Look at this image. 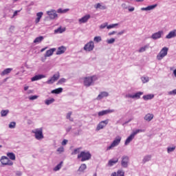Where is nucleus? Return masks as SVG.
<instances>
[{
  "label": "nucleus",
  "instance_id": "55",
  "mask_svg": "<svg viewBox=\"0 0 176 176\" xmlns=\"http://www.w3.org/2000/svg\"><path fill=\"white\" fill-rule=\"evenodd\" d=\"M126 98H134V95H126Z\"/></svg>",
  "mask_w": 176,
  "mask_h": 176
},
{
  "label": "nucleus",
  "instance_id": "16",
  "mask_svg": "<svg viewBox=\"0 0 176 176\" xmlns=\"http://www.w3.org/2000/svg\"><path fill=\"white\" fill-rule=\"evenodd\" d=\"M66 50H67V47L64 46L59 47L56 52V54L57 55L63 54V53H65Z\"/></svg>",
  "mask_w": 176,
  "mask_h": 176
},
{
  "label": "nucleus",
  "instance_id": "2",
  "mask_svg": "<svg viewBox=\"0 0 176 176\" xmlns=\"http://www.w3.org/2000/svg\"><path fill=\"white\" fill-rule=\"evenodd\" d=\"M95 80H97V76H96L85 77L84 78V85L89 87L94 83Z\"/></svg>",
  "mask_w": 176,
  "mask_h": 176
},
{
  "label": "nucleus",
  "instance_id": "40",
  "mask_svg": "<svg viewBox=\"0 0 176 176\" xmlns=\"http://www.w3.org/2000/svg\"><path fill=\"white\" fill-rule=\"evenodd\" d=\"M141 80L143 83H146V82H149V77H142Z\"/></svg>",
  "mask_w": 176,
  "mask_h": 176
},
{
  "label": "nucleus",
  "instance_id": "7",
  "mask_svg": "<svg viewBox=\"0 0 176 176\" xmlns=\"http://www.w3.org/2000/svg\"><path fill=\"white\" fill-rule=\"evenodd\" d=\"M60 79V72H57L56 74H54L53 76L47 81V83L48 85H52V83H54V82H56V80H58Z\"/></svg>",
  "mask_w": 176,
  "mask_h": 176
},
{
  "label": "nucleus",
  "instance_id": "20",
  "mask_svg": "<svg viewBox=\"0 0 176 176\" xmlns=\"http://www.w3.org/2000/svg\"><path fill=\"white\" fill-rule=\"evenodd\" d=\"M42 16H43V12H40L36 14L37 18L35 20L36 24H38L41 21V19H42Z\"/></svg>",
  "mask_w": 176,
  "mask_h": 176
},
{
  "label": "nucleus",
  "instance_id": "56",
  "mask_svg": "<svg viewBox=\"0 0 176 176\" xmlns=\"http://www.w3.org/2000/svg\"><path fill=\"white\" fill-rule=\"evenodd\" d=\"M100 8H101V4H100V3H98L96 5V9H100Z\"/></svg>",
  "mask_w": 176,
  "mask_h": 176
},
{
  "label": "nucleus",
  "instance_id": "47",
  "mask_svg": "<svg viewBox=\"0 0 176 176\" xmlns=\"http://www.w3.org/2000/svg\"><path fill=\"white\" fill-rule=\"evenodd\" d=\"M117 176H124V172L122 170H118L117 172Z\"/></svg>",
  "mask_w": 176,
  "mask_h": 176
},
{
  "label": "nucleus",
  "instance_id": "45",
  "mask_svg": "<svg viewBox=\"0 0 176 176\" xmlns=\"http://www.w3.org/2000/svg\"><path fill=\"white\" fill-rule=\"evenodd\" d=\"M15 127H16V122H12L10 123V124H9L10 129H14Z\"/></svg>",
  "mask_w": 176,
  "mask_h": 176
},
{
  "label": "nucleus",
  "instance_id": "25",
  "mask_svg": "<svg viewBox=\"0 0 176 176\" xmlns=\"http://www.w3.org/2000/svg\"><path fill=\"white\" fill-rule=\"evenodd\" d=\"M64 32H65V28L61 27L54 30L55 34H63Z\"/></svg>",
  "mask_w": 176,
  "mask_h": 176
},
{
  "label": "nucleus",
  "instance_id": "50",
  "mask_svg": "<svg viewBox=\"0 0 176 176\" xmlns=\"http://www.w3.org/2000/svg\"><path fill=\"white\" fill-rule=\"evenodd\" d=\"M168 94H170V96H175V94H176V89H173V91H169Z\"/></svg>",
  "mask_w": 176,
  "mask_h": 176
},
{
  "label": "nucleus",
  "instance_id": "57",
  "mask_svg": "<svg viewBox=\"0 0 176 176\" xmlns=\"http://www.w3.org/2000/svg\"><path fill=\"white\" fill-rule=\"evenodd\" d=\"M115 34H116V32L113 31V32H109V35L111 36V35H115Z\"/></svg>",
  "mask_w": 176,
  "mask_h": 176
},
{
  "label": "nucleus",
  "instance_id": "22",
  "mask_svg": "<svg viewBox=\"0 0 176 176\" xmlns=\"http://www.w3.org/2000/svg\"><path fill=\"white\" fill-rule=\"evenodd\" d=\"M134 139V136L133 135V134L131 133L126 140L125 141V145H129V144H130V142H131V141H133V140Z\"/></svg>",
  "mask_w": 176,
  "mask_h": 176
},
{
  "label": "nucleus",
  "instance_id": "62",
  "mask_svg": "<svg viewBox=\"0 0 176 176\" xmlns=\"http://www.w3.org/2000/svg\"><path fill=\"white\" fill-rule=\"evenodd\" d=\"M19 12L18 11H14V14H13V17L16 16V15Z\"/></svg>",
  "mask_w": 176,
  "mask_h": 176
},
{
  "label": "nucleus",
  "instance_id": "3",
  "mask_svg": "<svg viewBox=\"0 0 176 176\" xmlns=\"http://www.w3.org/2000/svg\"><path fill=\"white\" fill-rule=\"evenodd\" d=\"M121 141H122V137L116 136L115 140L111 144V145L107 148V151H111V149L115 148V146H118V145L120 144Z\"/></svg>",
  "mask_w": 176,
  "mask_h": 176
},
{
  "label": "nucleus",
  "instance_id": "6",
  "mask_svg": "<svg viewBox=\"0 0 176 176\" xmlns=\"http://www.w3.org/2000/svg\"><path fill=\"white\" fill-rule=\"evenodd\" d=\"M0 162L3 166H13V162L6 156H2L0 159Z\"/></svg>",
  "mask_w": 176,
  "mask_h": 176
},
{
  "label": "nucleus",
  "instance_id": "33",
  "mask_svg": "<svg viewBox=\"0 0 176 176\" xmlns=\"http://www.w3.org/2000/svg\"><path fill=\"white\" fill-rule=\"evenodd\" d=\"M142 94H144L143 92H137L136 94H135L133 95V98H140L141 96H142Z\"/></svg>",
  "mask_w": 176,
  "mask_h": 176
},
{
  "label": "nucleus",
  "instance_id": "17",
  "mask_svg": "<svg viewBox=\"0 0 176 176\" xmlns=\"http://www.w3.org/2000/svg\"><path fill=\"white\" fill-rule=\"evenodd\" d=\"M176 36V30H174L168 33V35H166V39H171V38H175Z\"/></svg>",
  "mask_w": 176,
  "mask_h": 176
},
{
  "label": "nucleus",
  "instance_id": "10",
  "mask_svg": "<svg viewBox=\"0 0 176 176\" xmlns=\"http://www.w3.org/2000/svg\"><path fill=\"white\" fill-rule=\"evenodd\" d=\"M90 14H87L84 16H82L81 19L78 20L80 24H84L85 23H87L89 21V19H90Z\"/></svg>",
  "mask_w": 176,
  "mask_h": 176
},
{
  "label": "nucleus",
  "instance_id": "30",
  "mask_svg": "<svg viewBox=\"0 0 176 176\" xmlns=\"http://www.w3.org/2000/svg\"><path fill=\"white\" fill-rule=\"evenodd\" d=\"M157 6V4H154L152 6H148L146 8H144V10H153V9H155Z\"/></svg>",
  "mask_w": 176,
  "mask_h": 176
},
{
  "label": "nucleus",
  "instance_id": "15",
  "mask_svg": "<svg viewBox=\"0 0 176 176\" xmlns=\"http://www.w3.org/2000/svg\"><path fill=\"white\" fill-rule=\"evenodd\" d=\"M162 34H163V31H159L158 32L153 34L151 36V38L153 39H159V38H162Z\"/></svg>",
  "mask_w": 176,
  "mask_h": 176
},
{
  "label": "nucleus",
  "instance_id": "38",
  "mask_svg": "<svg viewBox=\"0 0 176 176\" xmlns=\"http://www.w3.org/2000/svg\"><path fill=\"white\" fill-rule=\"evenodd\" d=\"M148 45H145L144 47H142L140 50H139V53H142L144 52H145V50H146V49H148Z\"/></svg>",
  "mask_w": 176,
  "mask_h": 176
},
{
  "label": "nucleus",
  "instance_id": "44",
  "mask_svg": "<svg viewBox=\"0 0 176 176\" xmlns=\"http://www.w3.org/2000/svg\"><path fill=\"white\" fill-rule=\"evenodd\" d=\"M80 151V148H75L74 151L72 153V155H78Z\"/></svg>",
  "mask_w": 176,
  "mask_h": 176
},
{
  "label": "nucleus",
  "instance_id": "48",
  "mask_svg": "<svg viewBox=\"0 0 176 176\" xmlns=\"http://www.w3.org/2000/svg\"><path fill=\"white\" fill-rule=\"evenodd\" d=\"M71 115H72V112H69L67 114V116H66V118H67V119H69V120H72V119H71Z\"/></svg>",
  "mask_w": 176,
  "mask_h": 176
},
{
  "label": "nucleus",
  "instance_id": "27",
  "mask_svg": "<svg viewBox=\"0 0 176 176\" xmlns=\"http://www.w3.org/2000/svg\"><path fill=\"white\" fill-rule=\"evenodd\" d=\"M118 162H119V159H118V158H116L115 160H110L109 161L108 164H109V166H113V164H116V163H118Z\"/></svg>",
  "mask_w": 176,
  "mask_h": 176
},
{
  "label": "nucleus",
  "instance_id": "28",
  "mask_svg": "<svg viewBox=\"0 0 176 176\" xmlns=\"http://www.w3.org/2000/svg\"><path fill=\"white\" fill-rule=\"evenodd\" d=\"M43 41V36H40L34 39V43H41V42Z\"/></svg>",
  "mask_w": 176,
  "mask_h": 176
},
{
  "label": "nucleus",
  "instance_id": "60",
  "mask_svg": "<svg viewBox=\"0 0 176 176\" xmlns=\"http://www.w3.org/2000/svg\"><path fill=\"white\" fill-rule=\"evenodd\" d=\"M129 12H134V7H132L129 9Z\"/></svg>",
  "mask_w": 176,
  "mask_h": 176
},
{
  "label": "nucleus",
  "instance_id": "14",
  "mask_svg": "<svg viewBox=\"0 0 176 176\" xmlns=\"http://www.w3.org/2000/svg\"><path fill=\"white\" fill-rule=\"evenodd\" d=\"M43 78H45L43 74L36 75L31 78V80L32 82H35L36 80H41V79H43Z\"/></svg>",
  "mask_w": 176,
  "mask_h": 176
},
{
  "label": "nucleus",
  "instance_id": "43",
  "mask_svg": "<svg viewBox=\"0 0 176 176\" xmlns=\"http://www.w3.org/2000/svg\"><path fill=\"white\" fill-rule=\"evenodd\" d=\"M116 25H118V23L111 24V25H107V30H111V28H115Z\"/></svg>",
  "mask_w": 176,
  "mask_h": 176
},
{
  "label": "nucleus",
  "instance_id": "21",
  "mask_svg": "<svg viewBox=\"0 0 176 176\" xmlns=\"http://www.w3.org/2000/svg\"><path fill=\"white\" fill-rule=\"evenodd\" d=\"M153 119V114L152 113H148L144 116V120H146L147 122H151Z\"/></svg>",
  "mask_w": 176,
  "mask_h": 176
},
{
  "label": "nucleus",
  "instance_id": "39",
  "mask_svg": "<svg viewBox=\"0 0 176 176\" xmlns=\"http://www.w3.org/2000/svg\"><path fill=\"white\" fill-rule=\"evenodd\" d=\"M67 82V80L65 78H60L58 82L57 85H63V83H65Z\"/></svg>",
  "mask_w": 176,
  "mask_h": 176
},
{
  "label": "nucleus",
  "instance_id": "49",
  "mask_svg": "<svg viewBox=\"0 0 176 176\" xmlns=\"http://www.w3.org/2000/svg\"><path fill=\"white\" fill-rule=\"evenodd\" d=\"M105 27H108V23H105L104 24L100 25V28L101 30H104V28H105Z\"/></svg>",
  "mask_w": 176,
  "mask_h": 176
},
{
  "label": "nucleus",
  "instance_id": "1",
  "mask_svg": "<svg viewBox=\"0 0 176 176\" xmlns=\"http://www.w3.org/2000/svg\"><path fill=\"white\" fill-rule=\"evenodd\" d=\"M78 159H81V162H86L91 159V154L89 151H82L78 155Z\"/></svg>",
  "mask_w": 176,
  "mask_h": 176
},
{
  "label": "nucleus",
  "instance_id": "61",
  "mask_svg": "<svg viewBox=\"0 0 176 176\" xmlns=\"http://www.w3.org/2000/svg\"><path fill=\"white\" fill-rule=\"evenodd\" d=\"M100 9H102L104 10L107 9V7L105 6H101Z\"/></svg>",
  "mask_w": 176,
  "mask_h": 176
},
{
  "label": "nucleus",
  "instance_id": "26",
  "mask_svg": "<svg viewBox=\"0 0 176 176\" xmlns=\"http://www.w3.org/2000/svg\"><path fill=\"white\" fill-rule=\"evenodd\" d=\"M7 156L10 160H16V155L13 153H7Z\"/></svg>",
  "mask_w": 176,
  "mask_h": 176
},
{
  "label": "nucleus",
  "instance_id": "46",
  "mask_svg": "<svg viewBox=\"0 0 176 176\" xmlns=\"http://www.w3.org/2000/svg\"><path fill=\"white\" fill-rule=\"evenodd\" d=\"M94 42H97V43L101 42V41H102L101 36H96V37H94Z\"/></svg>",
  "mask_w": 176,
  "mask_h": 176
},
{
  "label": "nucleus",
  "instance_id": "4",
  "mask_svg": "<svg viewBox=\"0 0 176 176\" xmlns=\"http://www.w3.org/2000/svg\"><path fill=\"white\" fill-rule=\"evenodd\" d=\"M167 53H168V48L167 47H163L157 55V59L159 60H163V58L167 56Z\"/></svg>",
  "mask_w": 176,
  "mask_h": 176
},
{
  "label": "nucleus",
  "instance_id": "58",
  "mask_svg": "<svg viewBox=\"0 0 176 176\" xmlns=\"http://www.w3.org/2000/svg\"><path fill=\"white\" fill-rule=\"evenodd\" d=\"M123 34H124V30H122V31L118 32V35H123Z\"/></svg>",
  "mask_w": 176,
  "mask_h": 176
},
{
  "label": "nucleus",
  "instance_id": "23",
  "mask_svg": "<svg viewBox=\"0 0 176 176\" xmlns=\"http://www.w3.org/2000/svg\"><path fill=\"white\" fill-rule=\"evenodd\" d=\"M155 97V95L153 94H148V95H145L143 96V100L145 101H148V100H152Z\"/></svg>",
  "mask_w": 176,
  "mask_h": 176
},
{
  "label": "nucleus",
  "instance_id": "53",
  "mask_svg": "<svg viewBox=\"0 0 176 176\" xmlns=\"http://www.w3.org/2000/svg\"><path fill=\"white\" fill-rule=\"evenodd\" d=\"M38 98V96H32L29 98L30 100H36Z\"/></svg>",
  "mask_w": 176,
  "mask_h": 176
},
{
  "label": "nucleus",
  "instance_id": "42",
  "mask_svg": "<svg viewBox=\"0 0 176 176\" xmlns=\"http://www.w3.org/2000/svg\"><path fill=\"white\" fill-rule=\"evenodd\" d=\"M167 151L168 153H170V152H174V151H175V146L168 147Z\"/></svg>",
  "mask_w": 176,
  "mask_h": 176
},
{
  "label": "nucleus",
  "instance_id": "29",
  "mask_svg": "<svg viewBox=\"0 0 176 176\" xmlns=\"http://www.w3.org/2000/svg\"><path fill=\"white\" fill-rule=\"evenodd\" d=\"M10 72H12V68H7L2 72L1 75H8V74H10Z\"/></svg>",
  "mask_w": 176,
  "mask_h": 176
},
{
  "label": "nucleus",
  "instance_id": "8",
  "mask_svg": "<svg viewBox=\"0 0 176 176\" xmlns=\"http://www.w3.org/2000/svg\"><path fill=\"white\" fill-rule=\"evenodd\" d=\"M109 122V120L101 121L96 127V131H100V130H102V129H104L107 126V124H108Z\"/></svg>",
  "mask_w": 176,
  "mask_h": 176
},
{
  "label": "nucleus",
  "instance_id": "35",
  "mask_svg": "<svg viewBox=\"0 0 176 176\" xmlns=\"http://www.w3.org/2000/svg\"><path fill=\"white\" fill-rule=\"evenodd\" d=\"M63 166V162H60L59 164H58L54 168V171H58L60 168H61V166Z\"/></svg>",
  "mask_w": 176,
  "mask_h": 176
},
{
  "label": "nucleus",
  "instance_id": "24",
  "mask_svg": "<svg viewBox=\"0 0 176 176\" xmlns=\"http://www.w3.org/2000/svg\"><path fill=\"white\" fill-rule=\"evenodd\" d=\"M52 94H60V93H63V88H57L51 91Z\"/></svg>",
  "mask_w": 176,
  "mask_h": 176
},
{
  "label": "nucleus",
  "instance_id": "64",
  "mask_svg": "<svg viewBox=\"0 0 176 176\" xmlns=\"http://www.w3.org/2000/svg\"><path fill=\"white\" fill-rule=\"evenodd\" d=\"M173 74H174V75H175V76L176 78V69L173 71Z\"/></svg>",
  "mask_w": 176,
  "mask_h": 176
},
{
  "label": "nucleus",
  "instance_id": "59",
  "mask_svg": "<svg viewBox=\"0 0 176 176\" xmlns=\"http://www.w3.org/2000/svg\"><path fill=\"white\" fill-rule=\"evenodd\" d=\"M111 176H118V173L116 172L113 173Z\"/></svg>",
  "mask_w": 176,
  "mask_h": 176
},
{
  "label": "nucleus",
  "instance_id": "32",
  "mask_svg": "<svg viewBox=\"0 0 176 176\" xmlns=\"http://www.w3.org/2000/svg\"><path fill=\"white\" fill-rule=\"evenodd\" d=\"M144 131L142 129H137L136 131H133V133L131 134L133 137H135V135H137V134H138V133H144Z\"/></svg>",
  "mask_w": 176,
  "mask_h": 176
},
{
  "label": "nucleus",
  "instance_id": "13",
  "mask_svg": "<svg viewBox=\"0 0 176 176\" xmlns=\"http://www.w3.org/2000/svg\"><path fill=\"white\" fill-rule=\"evenodd\" d=\"M121 164L122 167H127V164H129V157L127 156L122 157Z\"/></svg>",
  "mask_w": 176,
  "mask_h": 176
},
{
  "label": "nucleus",
  "instance_id": "18",
  "mask_svg": "<svg viewBox=\"0 0 176 176\" xmlns=\"http://www.w3.org/2000/svg\"><path fill=\"white\" fill-rule=\"evenodd\" d=\"M108 92L102 91L98 96L96 100H102L104 97H108Z\"/></svg>",
  "mask_w": 176,
  "mask_h": 176
},
{
  "label": "nucleus",
  "instance_id": "41",
  "mask_svg": "<svg viewBox=\"0 0 176 176\" xmlns=\"http://www.w3.org/2000/svg\"><path fill=\"white\" fill-rule=\"evenodd\" d=\"M8 113H9L8 110H2L1 111V116H6V115H8Z\"/></svg>",
  "mask_w": 176,
  "mask_h": 176
},
{
  "label": "nucleus",
  "instance_id": "36",
  "mask_svg": "<svg viewBox=\"0 0 176 176\" xmlns=\"http://www.w3.org/2000/svg\"><path fill=\"white\" fill-rule=\"evenodd\" d=\"M69 10V9L67 8L65 10H63L61 8L58 9L57 12L58 13H67V12H68Z\"/></svg>",
  "mask_w": 176,
  "mask_h": 176
},
{
  "label": "nucleus",
  "instance_id": "12",
  "mask_svg": "<svg viewBox=\"0 0 176 176\" xmlns=\"http://www.w3.org/2000/svg\"><path fill=\"white\" fill-rule=\"evenodd\" d=\"M47 14H48L49 17L50 19H56L57 17V12H56V10H51V11H47Z\"/></svg>",
  "mask_w": 176,
  "mask_h": 176
},
{
  "label": "nucleus",
  "instance_id": "11",
  "mask_svg": "<svg viewBox=\"0 0 176 176\" xmlns=\"http://www.w3.org/2000/svg\"><path fill=\"white\" fill-rule=\"evenodd\" d=\"M112 112H115V110L113 109L103 110L102 111H99L98 115V116H104V115H107V113H112Z\"/></svg>",
  "mask_w": 176,
  "mask_h": 176
},
{
  "label": "nucleus",
  "instance_id": "5",
  "mask_svg": "<svg viewBox=\"0 0 176 176\" xmlns=\"http://www.w3.org/2000/svg\"><path fill=\"white\" fill-rule=\"evenodd\" d=\"M32 133L34 134L36 140L43 139V132L42 128L36 129L34 131H32Z\"/></svg>",
  "mask_w": 176,
  "mask_h": 176
},
{
  "label": "nucleus",
  "instance_id": "9",
  "mask_svg": "<svg viewBox=\"0 0 176 176\" xmlns=\"http://www.w3.org/2000/svg\"><path fill=\"white\" fill-rule=\"evenodd\" d=\"M94 49V42L89 41L84 46V50L86 52H91Z\"/></svg>",
  "mask_w": 176,
  "mask_h": 176
},
{
  "label": "nucleus",
  "instance_id": "31",
  "mask_svg": "<svg viewBox=\"0 0 176 176\" xmlns=\"http://www.w3.org/2000/svg\"><path fill=\"white\" fill-rule=\"evenodd\" d=\"M87 168V166H86L85 164H82L80 165V168H79V171L83 172L86 170V168Z\"/></svg>",
  "mask_w": 176,
  "mask_h": 176
},
{
  "label": "nucleus",
  "instance_id": "51",
  "mask_svg": "<svg viewBox=\"0 0 176 176\" xmlns=\"http://www.w3.org/2000/svg\"><path fill=\"white\" fill-rule=\"evenodd\" d=\"M57 152H59V153H61L62 152H64V147H63V146L59 147V148L57 149Z\"/></svg>",
  "mask_w": 176,
  "mask_h": 176
},
{
  "label": "nucleus",
  "instance_id": "19",
  "mask_svg": "<svg viewBox=\"0 0 176 176\" xmlns=\"http://www.w3.org/2000/svg\"><path fill=\"white\" fill-rule=\"evenodd\" d=\"M54 52H56V48H52L47 50L45 53V57H50V56H53Z\"/></svg>",
  "mask_w": 176,
  "mask_h": 176
},
{
  "label": "nucleus",
  "instance_id": "52",
  "mask_svg": "<svg viewBox=\"0 0 176 176\" xmlns=\"http://www.w3.org/2000/svg\"><path fill=\"white\" fill-rule=\"evenodd\" d=\"M115 42V38H110L109 40H107V43H113Z\"/></svg>",
  "mask_w": 176,
  "mask_h": 176
},
{
  "label": "nucleus",
  "instance_id": "54",
  "mask_svg": "<svg viewBox=\"0 0 176 176\" xmlns=\"http://www.w3.org/2000/svg\"><path fill=\"white\" fill-rule=\"evenodd\" d=\"M67 142H68V140H63V141L62 142V145H67Z\"/></svg>",
  "mask_w": 176,
  "mask_h": 176
},
{
  "label": "nucleus",
  "instance_id": "37",
  "mask_svg": "<svg viewBox=\"0 0 176 176\" xmlns=\"http://www.w3.org/2000/svg\"><path fill=\"white\" fill-rule=\"evenodd\" d=\"M151 155H146L144 157L143 159V163H146V162H149V160H151Z\"/></svg>",
  "mask_w": 176,
  "mask_h": 176
},
{
  "label": "nucleus",
  "instance_id": "34",
  "mask_svg": "<svg viewBox=\"0 0 176 176\" xmlns=\"http://www.w3.org/2000/svg\"><path fill=\"white\" fill-rule=\"evenodd\" d=\"M54 102V98H50L45 100L46 105H50V104H53Z\"/></svg>",
  "mask_w": 176,
  "mask_h": 176
},
{
  "label": "nucleus",
  "instance_id": "63",
  "mask_svg": "<svg viewBox=\"0 0 176 176\" xmlns=\"http://www.w3.org/2000/svg\"><path fill=\"white\" fill-rule=\"evenodd\" d=\"M28 88H29L28 86L24 87V90H25V91H27V90H28Z\"/></svg>",
  "mask_w": 176,
  "mask_h": 176
}]
</instances>
